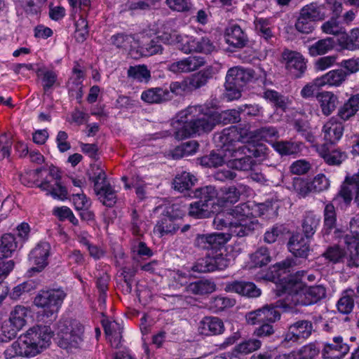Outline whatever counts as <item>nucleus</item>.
I'll return each mask as SVG.
<instances>
[{
  "label": "nucleus",
  "instance_id": "f257e3e1",
  "mask_svg": "<svg viewBox=\"0 0 359 359\" xmlns=\"http://www.w3.org/2000/svg\"><path fill=\"white\" fill-rule=\"evenodd\" d=\"M238 120L239 112L235 109L219 113L204 106H189L177 114L172 126L175 138L183 140L210 132L217 123L227 124Z\"/></svg>",
  "mask_w": 359,
  "mask_h": 359
},
{
  "label": "nucleus",
  "instance_id": "f03ea898",
  "mask_svg": "<svg viewBox=\"0 0 359 359\" xmlns=\"http://www.w3.org/2000/svg\"><path fill=\"white\" fill-rule=\"evenodd\" d=\"M292 266L290 260L287 259L274 265L272 268V278L280 281L282 292L285 294L283 306L294 309L298 306H309L318 302L326 294L325 287L321 285L306 286L302 281L305 277L304 271H298L294 274L285 276L290 272Z\"/></svg>",
  "mask_w": 359,
  "mask_h": 359
},
{
  "label": "nucleus",
  "instance_id": "7ed1b4c3",
  "mask_svg": "<svg viewBox=\"0 0 359 359\" xmlns=\"http://www.w3.org/2000/svg\"><path fill=\"white\" fill-rule=\"evenodd\" d=\"M52 337L53 332L48 326L30 327L5 350V358L34 357L49 347Z\"/></svg>",
  "mask_w": 359,
  "mask_h": 359
},
{
  "label": "nucleus",
  "instance_id": "20e7f679",
  "mask_svg": "<svg viewBox=\"0 0 359 359\" xmlns=\"http://www.w3.org/2000/svg\"><path fill=\"white\" fill-rule=\"evenodd\" d=\"M350 233L346 234L344 242L347 252L337 245L327 248L323 253L325 258L332 263H340L347 259L349 267L358 266L359 259V215L353 217L349 224Z\"/></svg>",
  "mask_w": 359,
  "mask_h": 359
},
{
  "label": "nucleus",
  "instance_id": "39448f33",
  "mask_svg": "<svg viewBox=\"0 0 359 359\" xmlns=\"http://www.w3.org/2000/svg\"><path fill=\"white\" fill-rule=\"evenodd\" d=\"M244 144L248 142H241V140H236V144L227 147L226 157L228 163L233 169L239 170H251L254 164L252 157L262 158L266 154L267 148L262 144L256 142L253 149H250Z\"/></svg>",
  "mask_w": 359,
  "mask_h": 359
},
{
  "label": "nucleus",
  "instance_id": "423d86ee",
  "mask_svg": "<svg viewBox=\"0 0 359 359\" xmlns=\"http://www.w3.org/2000/svg\"><path fill=\"white\" fill-rule=\"evenodd\" d=\"M279 137L278 131L274 127H263L255 131H248L241 129L240 131L236 126L223 130V135L220 136L222 141L228 142L241 140V142H248V144H255L260 140H264L272 144L273 139Z\"/></svg>",
  "mask_w": 359,
  "mask_h": 359
},
{
  "label": "nucleus",
  "instance_id": "0eeeda50",
  "mask_svg": "<svg viewBox=\"0 0 359 359\" xmlns=\"http://www.w3.org/2000/svg\"><path fill=\"white\" fill-rule=\"evenodd\" d=\"M83 326L76 320H65L57 325V341L60 347L77 348L83 341Z\"/></svg>",
  "mask_w": 359,
  "mask_h": 359
},
{
  "label": "nucleus",
  "instance_id": "6e6552de",
  "mask_svg": "<svg viewBox=\"0 0 359 359\" xmlns=\"http://www.w3.org/2000/svg\"><path fill=\"white\" fill-rule=\"evenodd\" d=\"M234 216L233 222L230 223L231 237L247 236L259 227L257 219L254 217L250 212L249 206L243 203L233 209Z\"/></svg>",
  "mask_w": 359,
  "mask_h": 359
},
{
  "label": "nucleus",
  "instance_id": "1a4fd4ad",
  "mask_svg": "<svg viewBox=\"0 0 359 359\" xmlns=\"http://www.w3.org/2000/svg\"><path fill=\"white\" fill-rule=\"evenodd\" d=\"M242 187L239 184L238 187H224L217 191L214 187L207 186L201 188L202 198L215 202L219 210L221 207L236 203L240 198Z\"/></svg>",
  "mask_w": 359,
  "mask_h": 359
},
{
  "label": "nucleus",
  "instance_id": "9d476101",
  "mask_svg": "<svg viewBox=\"0 0 359 359\" xmlns=\"http://www.w3.org/2000/svg\"><path fill=\"white\" fill-rule=\"evenodd\" d=\"M66 297L62 290H48L40 291L34 299V304L43 309L44 315L50 316L58 312Z\"/></svg>",
  "mask_w": 359,
  "mask_h": 359
},
{
  "label": "nucleus",
  "instance_id": "9b49d317",
  "mask_svg": "<svg viewBox=\"0 0 359 359\" xmlns=\"http://www.w3.org/2000/svg\"><path fill=\"white\" fill-rule=\"evenodd\" d=\"M326 14L323 8L316 4H311L304 6L295 23V29L302 34H310L316 27V22L322 20Z\"/></svg>",
  "mask_w": 359,
  "mask_h": 359
},
{
  "label": "nucleus",
  "instance_id": "f8f14e48",
  "mask_svg": "<svg viewBox=\"0 0 359 359\" xmlns=\"http://www.w3.org/2000/svg\"><path fill=\"white\" fill-rule=\"evenodd\" d=\"M164 43L176 45L184 53L195 52L198 37L183 34L176 30L165 32L159 36Z\"/></svg>",
  "mask_w": 359,
  "mask_h": 359
},
{
  "label": "nucleus",
  "instance_id": "ddd939ff",
  "mask_svg": "<svg viewBox=\"0 0 359 359\" xmlns=\"http://www.w3.org/2000/svg\"><path fill=\"white\" fill-rule=\"evenodd\" d=\"M53 179V168L50 170L36 169L26 172L20 177L21 182L27 187H36L41 190H47V183L51 182Z\"/></svg>",
  "mask_w": 359,
  "mask_h": 359
},
{
  "label": "nucleus",
  "instance_id": "4468645a",
  "mask_svg": "<svg viewBox=\"0 0 359 359\" xmlns=\"http://www.w3.org/2000/svg\"><path fill=\"white\" fill-rule=\"evenodd\" d=\"M231 239V234L228 233H213L209 234H200L196 236V245L207 250H215L216 252L224 246Z\"/></svg>",
  "mask_w": 359,
  "mask_h": 359
},
{
  "label": "nucleus",
  "instance_id": "2eb2a0df",
  "mask_svg": "<svg viewBox=\"0 0 359 359\" xmlns=\"http://www.w3.org/2000/svg\"><path fill=\"white\" fill-rule=\"evenodd\" d=\"M223 135V131L215 136V140L217 143H220L219 146L222 147V151L219 153L212 152L208 156H203L201 160V164L203 165L208 167H217L222 165L223 163H226L229 168H233L228 163V159L226 157V153L227 147L230 145L236 144V140L232 141H222L220 136Z\"/></svg>",
  "mask_w": 359,
  "mask_h": 359
},
{
  "label": "nucleus",
  "instance_id": "dca6fc26",
  "mask_svg": "<svg viewBox=\"0 0 359 359\" xmlns=\"http://www.w3.org/2000/svg\"><path fill=\"white\" fill-rule=\"evenodd\" d=\"M174 209L178 212L175 214L168 212V215L162 217L156 224L154 231L160 237L174 234L179 229L180 226L176 222L183 217L184 213L182 211H179L178 208H175L173 206L172 211Z\"/></svg>",
  "mask_w": 359,
  "mask_h": 359
},
{
  "label": "nucleus",
  "instance_id": "f3484780",
  "mask_svg": "<svg viewBox=\"0 0 359 359\" xmlns=\"http://www.w3.org/2000/svg\"><path fill=\"white\" fill-rule=\"evenodd\" d=\"M285 67L294 77H300L306 69V60L304 56L295 51L285 50L283 53Z\"/></svg>",
  "mask_w": 359,
  "mask_h": 359
},
{
  "label": "nucleus",
  "instance_id": "a211bd4d",
  "mask_svg": "<svg viewBox=\"0 0 359 359\" xmlns=\"http://www.w3.org/2000/svg\"><path fill=\"white\" fill-rule=\"evenodd\" d=\"M50 250V245L47 242H40L36 245L29 255V261L33 266L32 270L41 271L47 266Z\"/></svg>",
  "mask_w": 359,
  "mask_h": 359
},
{
  "label": "nucleus",
  "instance_id": "6ab92c4d",
  "mask_svg": "<svg viewBox=\"0 0 359 359\" xmlns=\"http://www.w3.org/2000/svg\"><path fill=\"white\" fill-rule=\"evenodd\" d=\"M205 60L201 56L190 55L169 65L168 69L175 74L194 72L205 65Z\"/></svg>",
  "mask_w": 359,
  "mask_h": 359
},
{
  "label": "nucleus",
  "instance_id": "aec40b11",
  "mask_svg": "<svg viewBox=\"0 0 359 359\" xmlns=\"http://www.w3.org/2000/svg\"><path fill=\"white\" fill-rule=\"evenodd\" d=\"M198 192L201 198L190 204L189 215L196 218H205L210 217L211 213L217 212L218 208L215 207V203L202 198L201 189L198 190Z\"/></svg>",
  "mask_w": 359,
  "mask_h": 359
},
{
  "label": "nucleus",
  "instance_id": "412c9836",
  "mask_svg": "<svg viewBox=\"0 0 359 359\" xmlns=\"http://www.w3.org/2000/svg\"><path fill=\"white\" fill-rule=\"evenodd\" d=\"M349 351V346L343 341L341 337H334L332 343H326L323 349L324 359H341Z\"/></svg>",
  "mask_w": 359,
  "mask_h": 359
},
{
  "label": "nucleus",
  "instance_id": "4be33fe9",
  "mask_svg": "<svg viewBox=\"0 0 359 359\" xmlns=\"http://www.w3.org/2000/svg\"><path fill=\"white\" fill-rule=\"evenodd\" d=\"M313 330L311 322L308 320H300L291 325L287 332L285 334V340L287 341H297L300 339L308 338Z\"/></svg>",
  "mask_w": 359,
  "mask_h": 359
},
{
  "label": "nucleus",
  "instance_id": "5701e85b",
  "mask_svg": "<svg viewBox=\"0 0 359 359\" xmlns=\"http://www.w3.org/2000/svg\"><path fill=\"white\" fill-rule=\"evenodd\" d=\"M317 151L325 162L330 165H339L347 158L346 152L339 149L323 144L317 147Z\"/></svg>",
  "mask_w": 359,
  "mask_h": 359
},
{
  "label": "nucleus",
  "instance_id": "b1692460",
  "mask_svg": "<svg viewBox=\"0 0 359 359\" xmlns=\"http://www.w3.org/2000/svg\"><path fill=\"white\" fill-rule=\"evenodd\" d=\"M224 39L227 44L233 48H243L247 42V36L240 26L229 25L224 32Z\"/></svg>",
  "mask_w": 359,
  "mask_h": 359
},
{
  "label": "nucleus",
  "instance_id": "393cba45",
  "mask_svg": "<svg viewBox=\"0 0 359 359\" xmlns=\"http://www.w3.org/2000/svg\"><path fill=\"white\" fill-rule=\"evenodd\" d=\"M225 290L248 297H257L261 294V290L251 282L233 281L226 284Z\"/></svg>",
  "mask_w": 359,
  "mask_h": 359
},
{
  "label": "nucleus",
  "instance_id": "a878e982",
  "mask_svg": "<svg viewBox=\"0 0 359 359\" xmlns=\"http://www.w3.org/2000/svg\"><path fill=\"white\" fill-rule=\"evenodd\" d=\"M316 97L323 115H330L337 108L339 99L333 92L324 90L318 93Z\"/></svg>",
  "mask_w": 359,
  "mask_h": 359
},
{
  "label": "nucleus",
  "instance_id": "bb28decb",
  "mask_svg": "<svg viewBox=\"0 0 359 359\" xmlns=\"http://www.w3.org/2000/svg\"><path fill=\"white\" fill-rule=\"evenodd\" d=\"M323 137L330 144L337 143L342 137L344 126L334 118L327 121L323 128Z\"/></svg>",
  "mask_w": 359,
  "mask_h": 359
},
{
  "label": "nucleus",
  "instance_id": "cd10ccee",
  "mask_svg": "<svg viewBox=\"0 0 359 359\" xmlns=\"http://www.w3.org/2000/svg\"><path fill=\"white\" fill-rule=\"evenodd\" d=\"M198 331L205 336L221 334L224 331V325L217 317H205L200 322Z\"/></svg>",
  "mask_w": 359,
  "mask_h": 359
},
{
  "label": "nucleus",
  "instance_id": "c85d7f7f",
  "mask_svg": "<svg viewBox=\"0 0 359 359\" xmlns=\"http://www.w3.org/2000/svg\"><path fill=\"white\" fill-rule=\"evenodd\" d=\"M252 78V75L250 71L240 67H235L227 72L226 81L228 82V85L233 84L243 88Z\"/></svg>",
  "mask_w": 359,
  "mask_h": 359
},
{
  "label": "nucleus",
  "instance_id": "c756f323",
  "mask_svg": "<svg viewBox=\"0 0 359 359\" xmlns=\"http://www.w3.org/2000/svg\"><path fill=\"white\" fill-rule=\"evenodd\" d=\"M323 87H340L346 80V74L341 69H335L318 76Z\"/></svg>",
  "mask_w": 359,
  "mask_h": 359
},
{
  "label": "nucleus",
  "instance_id": "7c9ffc66",
  "mask_svg": "<svg viewBox=\"0 0 359 359\" xmlns=\"http://www.w3.org/2000/svg\"><path fill=\"white\" fill-rule=\"evenodd\" d=\"M46 195L51 196L54 199L59 201H65L67 198V190L65 187L62 186L60 182V176L58 171L53 168V179L51 182L47 183Z\"/></svg>",
  "mask_w": 359,
  "mask_h": 359
},
{
  "label": "nucleus",
  "instance_id": "2f4dec72",
  "mask_svg": "<svg viewBox=\"0 0 359 359\" xmlns=\"http://www.w3.org/2000/svg\"><path fill=\"white\" fill-rule=\"evenodd\" d=\"M289 250L295 256L306 257L309 252V245L299 233L293 235L288 243Z\"/></svg>",
  "mask_w": 359,
  "mask_h": 359
},
{
  "label": "nucleus",
  "instance_id": "473e14b6",
  "mask_svg": "<svg viewBox=\"0 0 359 359\" xmlns=\"http://www.w3.org/2000/svg\"><path fill=\"white\" fill-rule=\"evenodd\" d=\"M30 313L29 308L18 305L11 311L8 319L12 324L21 330L26 325L27 319L30 316Z\"/></svg>",
  "mask_w": 359,
  "mask_h": 359
},
{
  "label": "nucleus",
  "instance_id": "72a5a7b5",
  "mask_svg": "<svg viewBox=\"0 0 359 359\" xmlns=\"http://www.w3.org/2000/svg\"><path fill=\"white\" fill-rule=\"evenodd\" d=\"M102 325L107 339L110 342L111 345L116 348L118 347L121 338V327L120 325L115 321L103 320Z\"/></svg>",
  "mask_w": 359,
  "mask_h": 359
},
{
  "label": "nucleus",
  "instance_id": "f704fd0d",
  "mask_svg": "<svg viewBox=\"0 0 359 359\" xmlns=\"http://www.w3.org/2000/svg\"><path fill=\"white\" fill-rule=\"evenodd\" d=\"M320 222V217L313 211L306 212L302 223V231L305 236L312 237Z\"/></svg>",
  "mask_w": 359,
  "mask_h": 359
},
{
  "label": "nucleus",
  "instance_id": "c9c22d12",
  "mask_svg": "<svg viewBox=\"0 0 359 359\" xmlns=\"http://www.w3.org/2000/svg\"><path fill=\"white\" fill-rule=\"evenodd\" d=\"M359 110V95H352L338 110V116L347 121Z\"/></svg>",
  "mask_w": 359,
  "mask_h": 359
},
{
  "label": "nucleus",
  "instance_id": "e433bc0d",
  "mask_svg": "<svg viewBox=\"0 0 359 359\" xmlns=\"http://www.w3.org/2000/svg\"><path fill=\"white\" fill-rule=\"evenodd\" d=\"M334 45L335 41L331 37L318 40L309 47V54L311 57L325 55L331 51L334 48Z\"/></svg>",
  "mask_w": 359,
  "mask_h": 359
},
{
  "label": "nucleus",
  "instance_id": "4c0bfd02",
  "mask_svg": "<svg viewBox=\"0 0 359 359\" xmlns=\"http://www.w3.org/2000/svg\"><path fill=\"white\" fill-rule=\"evenodd\" d=\"M147 41L148 39L142 37V40L141 41L142 45H140L139 41H137V44L136 45L135 50H136L138 55L148 57L162 52V47L161 45L157 44V43L154 40H151L149 43L145 44Z\"/></svg>",
  "mask_w": 359,
  "mask_h": 359
},
{
  "label": "nucleus",
  "instance_id": "58836bf2",
  "mask_svg": "<svg viewBox=\"0 0 359 359\" xmlns=\"http://www.w3.org/2000/svg\"><path fill=\"white\" fill-rule=\"evenodd\" d=\"M289 189L294 191L299 198H305L311 193H313L311 181L300 177L293 179Z\"/></svg>",
  "mask_w": 359,
  "mask_h": 359
},
{
  "label": "nucleus",
  "instance_id": "ea45409f",
  "mask_svg": "<svg viewBox=\"0 0 359 359\" xmlns=\"http://www.w3.org/2000/svg\"><path fill=\"white\" fill-rule=\"evenodd\" d=\"M285 298L283 299V302L276 306L267 305L259 309L260 314L262 315L261 318H262L263 323H273L280 318V315L279 311L277 310V307H282L285 311L293 310L285 308L283 306Z\"/></svg>",
  "mask_w": 359,
  "mask_h": 359
},
{
  "label": "nucleus",
  "instance_id": "a19ab883",
  "mask_svg": "<svg viewBox=\"0 0 359 359\" xmlns=\"http://www.w3.org/2000/svg\"><path fill=\"white\" fill-rule=\"evenodd\" d=\"M196 178L189 172H182L176 175L173 181V187L180 192L189 189L194 186Z\"/></svg>",
  "mask_w": 359,
  "mask_h": 359
},
{
  "label": "nucleus",
  "instance_id": "79ce46f5",
  "mask_svg": "<svg viewBox=\"0 0 359 359\" xmlns=\"http://www.w3.org/2000/svg\"><path fill=\"white\" fill-rule=\"evenodd\" d=\"M214 73L213 68L209 67L191 77L187 78L191 90L199 88L205 85L208 79L212 77Z\"/></svg>",
  "mask_w": 359,
  "mask_h": 359
},
{
  "label": "nucleus",
  "instance_id": "37998d69",
  "mask_svg": "<svg viewBox=\"0 0 359 359\" xmlns=\"http://www.w3.org/2000/svg\"><path fill=\"white\" fill-rule=\"evenodd\" d=\"M95 192L99 200L104 205L111 207L116 203V192L109 184H104L102 187L97 186Z\"/></svg>",
  "mask_w": 359,
  "mask_h": 359
},
{
  "label": "nucleus",
  "instance_id": "c03bdc74",
  "mask_svg": "<svg viewBox=\"0 0 359 359\" xmlns=\"http://www.w3.org/2000/svg\"><path fill=\"white\" fill-rule=\"evenodd\" d=\"M17 248V243L14 236L6 233L0 238V258H6L12 255Z\"/></svg>",
  "mask_w": 359,
  "mask_h": 359
},
{
  "label": "nucleus",
  "instance_id": "a18cd8bd",
  "mask_svg": "<svg viewBox=\"0 0 359 359\" xmlns=\"http://www.w3.org/2000/svg\"><path fill=\"white\" fill-rule=\"evenodd\" d=\"M302 144L288 141H278L272 143V147L279 154L292 155L301 151Z\"/></svg>",
  "mask_w": 359,
  "mask_h": 359
},
{
  "label": "nucleus",
  "instance_id": "49530a36",
  "mask_svg": "<svg viewBox=\"0 0 359 359\" xmlns=\"http://www.w3.org/2000/svg\"><path fill=\"white\" fill-rule=\"evenodd\" d=\"M111 43L119 48L128 49L130 48L131 53L135 51L137 40H135L133 36L125 35L123 34H118L113 35L111 37Z\"/></svg>",
  "mask_w": 359,
  "mask_h": 359
},
{
  "label": "nucleus",
  "instance_id": "de8ad7c7",
  "mask_svg": "<svg viewBox=\"0 0 359 359\" xmlns=\"http://www.w3.org/2000/svg\"><path fill=\"white\" fill-rule=\"evenodd\" d=\"M335 208L332 203H327L324 210L323 234L328 235L335 228L336 224Z\"/></svg>",
  "mask_w": 359,
  "mask_h": 359
},
{
  "label": "nucleus",
  "instance_id": "09e8293b",
  "mask_svg": "<svg viewBox=\"0 0 359 359\" xmlns=\"http://www.w3.org/2000/svg\"><path fill=\"white\" fill-rule=\"evenodd\" d=\"M168 93L162 88H151L142 92L141 98L147 103H159L168 98Z\"/></svg>",
  "mask_w": 359,
  "mask_h": 359
},
{
  "label": "nucleus",
  "instance_id": "8fccbe9b",
  "mask_svg": "<svg viewBox=\"0 0 359 359\" xmlns=\"http://www.w3.org/2000/svg\"><path fill=\"white\" fill-rule=\"evenodd\" d=\"M36 73L41 79L42 85L45 90H49L56 84L57 74L55 71L40 68L36 71Z\"/></svg>",
  "mask_w": 359,
  "mask_h": 359
},
{
  "label": "nucleus",
  "instance_id": "3c124183",
  "mask_svg": "<svg viewBox=\"0 0 359 359\" xmlns=\"http://www.w3.org/2000/svg\"><path fill=\"white\" fill-rule=\"evenodd\" d=\"M262 342L255 339H250L244 341L234 347L233 351L236 354L239 355H247L251 353L260 348Z\"/></svg>",
  "mask_w": 359,
  "mask_h": 359
},
{
  "label": "nucleus",
  "instance_id": "603ef678",
  "mask_svg": "<svg viewBox=\"0 0 359 359\" xmlns=\"http://www.w3.org/2000/svg\"><path fill=\"white\" fill-rule=\"evenodd\" d=\"M353 290H345L337 302V308L340 313L348 314L351 313L354 306Z\"/></svg>",
  "mask_w": 359,
  "mask_h": 359
},
{
  "label": "nucleus",
  "instance_id": "864d4df0",
  "mask_svg": "<svg viewBox=\"0 0 359 359\" xmlns=\"http://www.w3.org/2000/svg\"><path fill=\"white\" fill-rule=\"evenodd\" d=\"M187 290L196 294H206L215 290V285L209 280H200L189 284Z\"/></svg>",
  "mask_w": 359,
  "mask_h": 359
},
{
  "label": "nucleus",
  "instance_id": "5fc2aeb1",
  "mask_svg": "<svg viewBox=\"0 0 359 359\" xmlns=\"http://www.w3.org/2000/svg\"><path fill=\"white\" fill-rule=\"evenodd\" d=\"M198 148V144L195 140H191L177 147L172 153L174 158H182L194 154Z\"/></svg>",
  "mask_w": 359,
  "mask_h": 359
},
{
  "label": "nucleus",
  "instance_id": "6e6d98bb",
  "mask_svg": "<svg viewBox=\"0 0 359 359\" xmlns=\"http://www.w3.org/2000/svg\"><path fill=\"white\" fill-rule=\"evenodd\" d=\"M235 300L229 297L218 296L212 298L209 303V308L213 312L217 313L233 306Z\"/></svg>",
  "mask_w": 359,
  "mask_h": 359
},
{
  "label": "nucleus",
  "instance_id": "4d7b16f0",
  "mask_svg": "<svg viewBox=\"0 0 359 359\" xmlns=\"http://www.w3.org/2000/svg\"><path fill=\"white\" fill-rule=\"evenodd\" d=\"M20 330L9 319L5 320L0 327V344L13 339Z\"/></svg>",
  "mask_w": 359,
  "mask_h": 359
},
{
  "label": "nucleus",
  "instance_id": "13d9d810",
  "mask_svg": "<svg viewBox=\"0 0 359 359\" xmlns=\"http://www.w3.org/2000/svg\"><path fill=\"white\" fill-rule=\"evenodd\" d=\"M233 210L231 212L217 213L213 220V225L218 230L228 228L230 233V223L233 222Z\"/></svg>",
  "mask_w": 359,
  "mask_h": 359
},
{
  "label": "nucleus",
  "instance_id": "bf43d9fd",
  "mask_svg": "<svg viewBox=\"0 0 359 359\" xmlns=\"http://www.w3.org/2000/svg\"><path fill=\"white\" fill-rule=\"evenodd\" d=\"M338 57L334 55L319 57L313 63V67L316 72H324L337 64Z\"/></svg>",
  "mask_w": 359,
  "mask_h": 359
},
{
  "label": "nucleus",
  "instance_id": "052dcab7",
  "mask_svg": "<svg viewBox=\"0 0 359 359\" xmlns=\"http://www.w3.org/2000/svg\"><path fill=\"white\" fill-rule=\"evenodd\" d=\"M129 77L138 81H147L150 78V72L144 65L130 67L128 70Z\"/></svg>",
  "mask_w": 359,
  "mask_h": 359
},
{
  "label": "nucleus",
  "instance_id": "680f3d73",
  "mask_svg": "<svg viewBox=\"0 0 359 359\" xmlns=\"http://www.w3.org/2000/svg\"><path fill=\"white\" fill-rule=\"evenodd\" d=\"M297 359H316L320 350L315 344L310 343L302 346L298 352H294Z\"/></svg>",
  "mask_w": 359,
  "mask_h": 359
},
{
  "label": "nucleus",
  "instance_id": "e2e57ef3",
  "mask_svg": "<svg viewBox=\"0 0 359 359\" xmlns=\"http://www.w3.org/2000/svg\"><path fill=\"white\" fill-rule=\"evenodd\" d=\"M323 88L322 83L318 78L316 77L311 82L306 83L301 90L300 95L303 98L308 99L313 97L316 92Z\"/></svg>",
  "mask_w": 359,
  "mask_h": 359
},
{
  "label": "nucleus",
  "instance_id": "0e129e2a",
  "mask_svg": "<svg viewBox=\"0 0 359 359\" xmlns=\"http://www.w3.org/2000/svg\"><path fill=\"white\" fill-rule=\"evenodd\" d=\"M255 26L259 34L265 39L269 40L273 36L269 20L256 18L255 20Z\"/></svg>",
  "mask_w": 359,
  "mask_h": 359
},
{
  "label": "nucleus",
  "instance_id": "69168bd1",
  "mask_svg": "<svg viewBox=\"0 0 359 359\" xmlns=\"http://www.w3.org/2000/svg\"><path fill=\"white\" fill-rule=\"evenodd\" d=\"M193 270L199 273H207L215 271V266L212 262V256H206L200 259L193 266Z\"/></svg>",
  "mask_w": 359,
  "mask_h": 359
},
{
  "label": "nucleus",
  "instance_id": "338daca9",
  "mask_svg": "<svg viewBox=\"0 0 359 359\" xmlns=\"http://www.w3.org/2000/svg\"><path fill=\"white\" fill-rule=\"evenodd\" d=\"M251 261L255 266H262L267 264L271 261L268 250L266 248H260L252 255Z\"/></svg>",
  "mask_w": 359,
  "mask_h": 359
},
{
  "label": "nucleus",
  "instance_id": "774afa93",
  "mask_svg": "<svg viewBox=\"0 0 359 359\" xmlns=\"http://www.w3.org/2000/svg\"><path fill=\"white\" fill-rule=\"evenodd\" d=\"M353 39V29L349 34L345 32L344 29H343L341 34L338 35L337 43L342 49L354 50Z\"/></svg>",
  "mask_w": 359,
  "mask_h": 359
}]
</instances>
